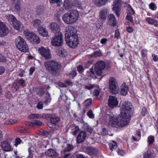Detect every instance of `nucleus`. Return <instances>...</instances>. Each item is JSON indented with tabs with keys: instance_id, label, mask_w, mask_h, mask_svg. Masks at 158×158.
Returning <instances> with one entry per match:
<instances>
[{
	"instance_id": "nucleus-28",
	"label": "nucleus",
	"mask_w": 158,
	"mask_h": 158,
	"mask_svg": "<svg viewBox=\"0 0 158 158\" xmlns=\"http://www.w3.org/2000/svg\"><path fill=\"white\" fill-rule=\"evenodd\" d=\"M63 40H51L52 44L54 46L60 47L62 45Z\"/></svg>"
},
{
	"instance_id": "nucleus-11",
	"label": "nucleus",
	"mask_w": 158,
	"mask_h": 158,
	"mask_svg": "<svg viewBox=\"0 0 158 158\" xmlns=\"http://www.w3.org/2000/svg\"><path fill=\"white\" fill-rule=\"evenodd\" d=\"M118 102L116 97L110 95L108 99V105L110 108L113 109L116 107Z\"/></svg>"
},
{
	"instance_id": "nucleus-51",
	"label": "nucleus",
	"mask_w": 158,
	"mask_h": 158,
	"mask_svg": "<svg viewBox=\"0 0 158 158\" xmlns=\"http://www.w3.org/2000/svg\"><path fill=\"white\" fill-rule=\"evenodd\" d=\"M86 130L89 133H91L93 131V128L92 127H90L89 125H87L86 127Z\"/></svg>"
},
{
	"instance_id": "nucleus-47",
	"label": "nucleus",
	"mask_w": 158,
	"mask_h": 158,
	"mask_svg": "<svg viewBox=\"0 0 158 158\" xmlns=\"http://www.w3.org/2000/svg\"><path fill=\"white\" fill-rule=\"evenodd\" d=\"M154 19L150 18L148 17L146 19V21L148 23L150 24H152Z\"/></svg>"
},
{
	"instance_id": "nucleus-38",
	"label": "nucleus",
	"mask_w": 158,
	"mask_h": 158,
	"mask_svg": "<svg viewBox=\"0 0 158 158\" xmlns=\"http://www.w3.org/2000/svg\"><path fill=\"white\" fill-rule=\"evenodd\" d=\"M148 52V51L147 49L144 48L142 50V51L141 52V55L142 57L143 58H147V52Z\"/></svg>"
},
{
	"instance_id": "nucleus-27",
	"label": "nucleus",
	"mask_w": 158,
	"mask_h": 158,
	"mask_svg": "<svg viewBox=\"0 0 158 158\" xmlns=\"http://www.w3.org/2000/svg\"><path fill=\"white\" fill-rule=\"evenodd\" d=\"M60 120V118L59 117H51L50 120L51 123L55 126L56 125Z\"/></svg>"
},
{
	"instance_id": "nucleus-55",
	"label": "nucleus",
	"mask_w": 158,
	"mask_h": 158,
	"mask_svg": "<svg viewBox=\"0 0 158 158\" xmlns=\"http://www.w3.org/2000/svg\"><path fill=\"white\" fill-rule=\"evenodd\" d=\"M58 85L59 87L62 88H66L67 87V85L61 82H59Z\"/></svg>"
},
{
	"instance_id": "nucleus-49",
	"label": "nucleus",
	"mask_w": 158,
	"mask_h": 158,
	"mask_svg": "<svg viewBox=\"0 0 158 158\" xmlns=\"http://www.w3.org/2000/svg\"><path fill=\"white\" fill-rule=\"evenodd\" d=\"M147 108L144 106L143 107L142 109L141 113L143 116H144L147 113Z\"/></svg>"
},
{
	"instance_id": "nucleus-50",
	"label": "nucleus",
	"mask_w": 158,
	"mask_h": 158,
	"mask_svg": "<svg viewBox=\"0 0 158 158\" xmlns=\"http://www.w3.org/2000/svg\"><path fill=\"white\" fill-rule=\"evenodd\" d=\"M19 86L16 83L14 82L12 86V88H14L13 90L16 91L19 88Z\"/></svg>"
},
{
	"instance_id": "nucleus-58",
	"label": "nucleus",
	"mask_w": 158,
	"mask_h": 158,
	"mask_svg": "<svg viewBox=\"0 0 158 158\" xmlns=\"http://www.w3.org/2000/svg\"><path fill=\"white\" fill-rule=\"evenodd\" d=\"M117 153L120 156H123L125 153V152L122 150H118Z\"/></svg>"
},
{
	"instance_id": "nucleus-19",
	"label": "nucleus",
	"mask_w": 158,
	"mask_h": 158,
	"mask_svg": "<svg viewBox=\"0 0 158 158\" xmlns=\"http://www.w3.org/2000/svg\"><path fill=\"white\" fill-rule=\"evenodd\" d=\"M108 23L110 26L114 27L116 25V20L114 15L110 14L108 16Z\"/></svg>"
},
{
	"instance_id": "nucleus-16",
	"label": "nucleus",
	"mask_w": 158,
	"mask_h": 158,
	"mask_svg": "<svg viewBox=\"0 0 158 158\" xmlns=\"http://www.w3.org/2000/svg\"><path fill=\"white\" fill-rule=\"evenodd\" d=\"M87 135L85 131H80L76 137V141L77 143H81L83 142L85 139Z\"/></svg>"
},
{
	"instance_id": "nucleus-22",
	"label": "nucleus",
	"mask_w": 158,
	"mask_h": 158,
	"mask_svg": "<svg viewBox=\"0 0 158 158\" xmlns=\"http://www.w3.org/2000/svg\"><path fill=\"white\" fill-rule=\"evenodd\" d=\"M50 28L53 33L60 31V27L56 23H52L50 25Z\"/></svg>"
},
{
	"instance_id": "nucleus-56",
	"label": "nucleus",
	"mask_w": 158,
	"mask_h": 158,
	"mask_svg": "<svg viewBox=\"0 0 158 158\" xmlns=\"http://www.w3.org/2000/svg\"><path fill=\"white\" fill-rule=\"evenodd\" d=\"M47 125L50 128H52V130H54L55 128V125H53V124H52L51 122H48L47 123Z\"/></svg>"
},
{
	"instance_id": "nucleus-7",
	"label": "nucleus",
	"mask_w": 158,
	"mask_h": 158,
	"mask_svg": "<svg viewBox=\"0 0 158 158\" xmlns=\"http://www.w3.org/2000/svg\"><path fill=\"white\" fill-rule=\"evenodd\" d=\"M6 18L14 28L17 30H20L21 23L14 15L8 14L6 16Z\"/></svg>"
},
{
	"instance_id": "nucleus-63",
	"label": "nucleus",
	"mask_w": 158,
	"mask_h": 158,
	"mask_svg": "<svg viewBox=\"0 0 158 158\" xmlns=\"http://www.w3.org/2000/svg\"><path fill=\"white\" fill-rule=\"evenodd\" d=\"M127 31L129 33H131L133 31V29L130 27H127L126 28Z\"/></svg>"
},
{
	"instance_id": "nucleus-45",
	"label": "nucleus",
	"mask_w": 158,
	"mask_h": 158,
	"mask_svg": "<svg viewBox=\"0 0 158 158\" xmlns=\"http://www.w3.org/2000/svg\"><path fill=\"white\" fill-rule=\"evenodd\" d=\"M87 114L88 116L90 118H93L94 117V116L93 113V111L91 110H89Z\"/></svg>"
},
{
	"instance_id": "nucleus-6",
	"label": "nucleus",
	"mask_w": 158,
	"mask_h": 158,
	"mask_svg": "<svg viewBox=\"0 0 158 158\" xmlns=\"http://www.w3.org/2000/svg\"><path fill=\"white\" fill-rule=\"evenodd\" d=\"M109 89L110 91L112 94L118 93L119 90L118 83L115 78L110 77L109 79Z\"/></svg>"
},
{
	"instance_id": "nucleus-30",
	"label": "nucleus",
	"mask_w": 158,
	"mask_h": 158,
	"mask_svg": "<svg viewBox=\"0 0 158 158\" xmlns=\"http://www.w3.org/2000/svg\"><path fill=\"white\" fill-rule=\"evenodd\" d=\"M109 147L111 151L115 149L117 147V144L115 141H113L112 143L109 144Z\"/></svg>"
},
{
	"instance_id": "nucleus-41",
	"label": "nucleus",
	"mask_w": 158,
	"mask_h": 158,
	"mask_svg": "<svg viewBox=\"0 0 158 158\" xmlns=\"http://www.w3.org/2000/svg\"><path fill=\"white\" fill-rule=\"evenodd\" d=\"M65 52L64 49L59 50L58 52V55L60 56L64 57L65 56Z\"/></svg>"
},
{
	"instance_id": "nucleus-10",
	"label": "nucleus",
	"mask_w": 158,
	"mask_h": 158,
	"mask_svg": "<svg viewBox=\"0 0 158 158\" xmlns=\"http://www.w3.org/2000/svg\"><path fill=\"white\" fill-rule=\"evenodd\" d=\"M122 3V0H114L113 2V7L112 9L118 17L120 14V12L121 10Z\"/></svg>"
},
{
	"instance_id": "nucleus-25",
	"label": "nucleus",
	"mask_w": 158,
	"mask_h": 158,
	"mask_svg": "<svg viewBox=\"0 0 158 158\" xmlns=\"http://www.w3.org/2000/svg\"><path fill=\"white\" fill-rule=\"evenodd\" d=\"M45 154L48 156L53 157H55L57 155V153L56 151L52 149H50L46 151Z\"/></svg>"
},
{
	"instance_id": "nucleus-14",
	"label": "nucleus",
	"mask_w": 158,
	"mask_h": 158,
	"mask_svg": "<svg viewBox=\"0 0 158 158\" xmlns=\"http://www.w3.org/2000/svg\"><path fill=\"white\" fill-rule=\"evenodd\" d=\"M40 54L46 60L49 59L51 58L49 49H46L43 47L40 48Z\"/></svg>"
},
{
	"instance_id": "nucleus-44",
	"label": "nucleus",
	"mask_w": 158,
	"mask_h": 158,
	"mask_svg": "<svg viewBox=\"0 0 158 158\" xmlns=\"http://www.w3.org/2000/svg\"><path fill=\"white\" fill-rule=\"evenodd\" d=\"M77 70L79 73H81L84 71V69L83 66L81 65H78L77 67Z\"/></svg>"
},
{
	"instance_id": "nucleus-2",
	"label": "nucleus",
	"mask_w": 158,
	"mask_h": 158,
	"mask_svg": "<svg viewBox=\"0 0 158 158\" xmlns=\"http://www.w3.org/2000/svg\"><path fill=\"white\" fill-rule=\"evenodd\" d=\"M45 66L47 70L55 76H58L59 74L60 65L58 62L51 60L46 61Z\"/></svg>"
},
{
	"instance_id": "nucleus-35",
	"label": "nucleus",
	"mask_w": 158,
	"mask_h": 158,
	"mask_svg": "<svg viewBox=\"0 0 158 158\" xmlns=\"http://www.w3.org/2000/svg\"><path fill=\"white\" fill-rule=\"evenodd\" d=\"M63 6L66 10L69 9L71 7V6L69 1L66 0L64 1V3Z\"/></svg>"
},
{
	"instance_id": "nucleus-48",
	"label": "nucleus",
	"mask_w": 158,
	"mask_h": 158,
	"mask_svg": "<svg viewBox=\"0 0 158 158\" xmlns=\"http://www.w3.org/2000/svg\"><path fill=\"white\" fill-rule=\"evenodd\" d=\"M21 140L19 138H16L15 139V146L17 147L18 144H20L21 143Z\"/></svg>"
},
{
	"instance_id": "nucleus-34",
	"label": "nucleus",
	"mask_w": 158,
	"mask_h": 158,
	"mask_svg": "<svg viewBox=\"0 0 158 158\" xmlns=\"http://www.w3.org/2000/svg\"><path fill=\"white\" fill-rule=\"evenodd\" d=\"M51 3L56 4L57 6H60L62 4V0H49Z\"/></svg>"
},
{
	"instance_id": "nucleus-32",
	"label": "nucleus",
	"mask_w": 158,
	"mask_h": 158,
	"mask_svg": "<svg viewBox=\"0 0 158 158\" xmlns=\"http://www.w3.org/2000/svg\"><path fill=\"white\" fill-rule=\"evenodd\" d=\"M92 100L91 98H89L85 101L84 107L85 108H86L89 107L91 104Z\"/></svg>"
},
{
	"instance_id": "nucleus-57",
	"label": "nucleus",
	"mask_w": 158,
	"mask_h": 158,
	"mask_svg": "<svg viewBox=\"0 0 158 158\" xmlns=\"http://www.w3.org/2000/svg\"><path fill=\"white\" fill-rule=\"evenodd\" d=\"M94 87V85H91V84H89L87 85H85V88L86 89H87L89 90H91V89L93 88Z\"/></svg>"
},
{
	"instance_id": "nucleus-37",
	"label": "nucleus",
	"mask_w": 158,
	"mask_h": 158,
	"mask_svg": "<svg viewBox=\"0 0 158 158\" xmlns=\"http://www.w3.org/2000/svg\"><path fill=\"white\" fill-rule=\"evenodd\" d=\"M40 117V115L38 114H32L29 115L28 116V118L29 119H35L39 118Z\"/></svg>"
},
{
	"instance_id": "nucleus-31",
	"label": "nucleus",
	"mask_w": 158,
	"mask_h": 158,
	"mask_svg": "<svg viewBox=\"0 0 158 158\" xmlns=\"http://www.w3.org/2000/svg\"><path fill=\"white\" fill-rule=\"evenodd\" d=\"M143 158H154L152 153L150 151H147L143 155Z\"/></svg>"
},
{
	"instance_id": "nucleus-40",
	"label": "nucleus",
	"mask_w": 158,
	"mask_h": 158,
	"mask_svg": "<svg viewBox=\"0 0 158 158\" xmlns=\"http://www.w3.org/2000/svg\"><path fill=\"white\" fill-rule=\"evenodd\" d=\"M126 18L131 23H133V17L131 13H128L126 17Z\"/></svg>"
},
{
	"instance_id": "nucleus-12",
	"label": "nucleus",
	"mask_w": 158,
	"mask_h": 158,
	"mask_svg": "<svg viewBox=\"0 0 158 158\" xmlns=\"http://www.w3.org/2000/svg\"><path fill=\"white\" fill-rule=\"evenodd\" d=\"M108 11V9L105 7L103 8L100 10L99 13V18L98 19L100 20L101 23H103L106 20Z\"/></svg>"
},
{
	"instance_id": "nucleus-46",
	"label": "nucleus",
	"mask_w": 158,
	"mask_h": 158,
	"mask_svg": "<svg viewBox=\"0 0 158 158\" xmlns=\"http://www.w3.org/2000/svg\"><path fill=\"white\" fill-rule=\"evenodd\" d=\"M18 82L23 87L25 86V81L22 79L18 80Z\"/></svg>"
},
{
	"instance_id": "nucleus-29",
	"label": "nucleus",
	"mask_w": 158,
	"mask_h": 158,
	"mask_svg": "<svg viewBox=\"0 0 158 158\" xmlns=\"http://www.w3.org/2000/svg\"><path fill=\"white\" fill-rule=\"evenodd\" d=\"M108 1L109 0H96V3L98 6H101L105 5Z\"/></svg>"
},
{
	"instance_id": "nucleus-1",
	"label": "nucleus",
	"mask_w": 158,
	"mask_h": 158,
	"mask_svg": "<svg viewBox=\"0 0 158 158\" xmlns=\"http://www.w3.org/2000/svg\"><path fill=\"white\" fill-rule=\"evenodd\" d=\"M121 110V115L129 123L130 118L133 113V106L131 103L130 102H125L120 106Z\"/></svg>"
},
{
	"instance_id": "nucleus-43",
	"label": "nucleus",
	"mask_w": 158,
	"mask_h": 158,
	"mask_svg": "<svg viewBox=\"0 0 158 158\" xmlns=\"http://www.w3.org/2000/svg\"><path fill=\"white\" fill-rule=\"evenodd\" d=\"M77 73L76 71L74 70H72L69 73L70 77L72 79L74 78V77L76 75Z\"/></svg>"
},
{
	"instance_id": "nucleus-52",
	"label": "nucleus",
	"mask_w": 158,
	"mask_h": 158,
	"mask_svg": "<svg viewBox=\"0 0 158 158\" xmlns=\"http://www.w3.org/2000/svg\"><path fill=\"white\" fill-rule=\"evenodd\" d=\"M51 101V98H47L45 99V100L44 101V103L45 106L48 105V104Z\"/></svg>"
},
{
	"instance_id": "nucleus-18",
	"label": "nucleus",
	"mask_w": 158,
	"mask_h": 158,
	"mask_svg": "<svg viewBox=\"0 0 158 158\" xmlns=\"http://www.w3.org/2000/svg\"><path fill=\"white\" fill-rule=\"evenodd\" d=\"M68 46L70 48H75L77 46L79 40H65Z\"/></svg>"
},
{
	"instance_id": "nucleus-24",
	"label": "nucleus",
	"mask_w": 158,
	"mask_h": 158,
	"mask_svg": "<svg viewBox=\"0 0 158 158\" xmlns=\"http://www.w3.org/2000/svg\"><path fill=\"white\" fill-rule=\"evenodd\" d=\"M86 152L89 155H94L96 154V149L90 147H88L86 148Z\"/></svg>"
},
{
	"instance_id": "nucleus-17",
	"label": "nucleus",
	"mask_w": 158,
	"mask_h": 158,
	"mask_svg": "<svg viewBox=\"0 0 158 158\" xmlns=\"http://www.w3.org/2000/svg\"><path fill=\"white\" fill-rule=\"evenodd\" d=\"M11 1L15 10L17 12H20L22 9L20 0H11Z\"/></svg>"
},
{
	"instance_id": "nucleus-36",
	"label": "nucleus",
	"mask_w": 158,
	"mask_h": 158,
	"mask_svg": "<svg viewBox=\"0 0 158 158\" xmlns=\"http://www.w3.org/2000/svg\"><path fill=\"white\" fill-rule=\"evenodd\" d=\"M154 141V137L152 135H150L148 138V143L150 145L152 144Z\"/></svg>"
},
{
	"instance_id": "nucleus-5",
	"label": "nucleus",
	"mask_w": 158,
	"mask_h": 158,
	"mask_svg": "<svg viewBox=\"0 0 158 158\" xmlns=\"http://www.w3.org/2000/svg\"><path fill=\"white\" fill-rule=\"evenodd\" d=\"M65 40H79L76 29L72 26H69L66 29Z\"/></svg>"
},
{
	"instance_id": "nucleus-9",
	"label": "nucleus",
	"mask_w": 158,
	"mask_h": 158,
	"mask_svg": "<svg viewBox=\"0 0 158 158\" xmlns=\"http://www.w3.org/2000/svg\"><path fill=\"white\" fill-rule=\"evenodd\" d=\"M16 47L21 51L26 52L28 51V46L25 40H17L16 41Z\"/></svg>"
},
{
	"instance_id": "nucleus-3",
	"label": "nucleus",
	"mask_w": 158,
	"mask_h": 158,
	"mask_svg": "<svg viewBox=\"0 0 158 158\" xmlns=\"http://www.w3.org/2000/svg\"><path fill=\"white\" fill-rule=\"evenodd\" d=\"M79 17L78 11L73 10L69 13H66L62 17L64 21L66 23L73 24L75 23L78 19Z\"/></svg>"
},
{
	"instance_id": "nucleus-23",
	"label": "nucleus",
	"mask_w": 158,
	"mask_h": 158,
	"mask_svg": "<svg viewBox=\"0 0 158 158\" xmlns=\"http://www.w3.org/2000/svg\"><path fill=\"white\" fill-rule=\"evenodd\" d=\"M128 87L125 84H123L120 87V93L123 96L126 95L128 93Z\"/></svg>"
},
{
	"instance_id": "nucleus-26",
	"label": "nucleus",
	"mask_w": 158,
	"mask_h": 158,
	"mask_svg": "<svg viewBox=\"0 0 158 158\" xmlns=\"http://www.w3.org/2000/svg\"><path fill=\"white\" fill-rule=\"evenodd\" d=\"M54 33L55 35L54 37L52 38V40H63V35L60 31Z\"/></svg>"
},
{
	"instance_id": "nucleus-33",
	"label": "nucleus",
	"mask_w": 158,
	"mask_h": 158,
	"mask_svg": "<svg viewBox=\"0 0 158 158\" xmlns=\"http://www.w3.org/2000/svg\"><path fill=\"white\" fill-rule=\"evenodd\" d=\"M39 20L37 19H35L33 21V26L37 28L38 29V31L40 33V23Z\"/></svg>"
},
{
	"instance_id": "nucleus-53",
	"label": "nucleus",
	"mask_w": 158,
	"mask_h": 158,
	"mask_svg": "<svg viewBox=\"0 0 158 158\" xmlns=\"http://www.w3.org/2000/svg\"><path fill=\"white\" fill-rule=\"evenodd\" d=\"M25 124L26 125L29 126L30 128L34 127L33 122H26L25 123Z\"/></svg>"
},
{
	"instance_id": "nucleus-61",
	"label": "nucleus",
	"mask_w": 158,
	"mask_h": 158,
	"mask_svg": "<svg viewBox=\"0 0 158 158\" xmlns=\"http://www.w3.org/2000/svg\"><path fill=\"white\" fill-rule=\"evenodd\" d=\"M114 35L115 37L116 38L118 39H119V33L118 31V30H117L115 31Z\"/></svg>"
},
{
	"instance_id": "nucleus-13",
	"label": "nucleus",
	"mask_w": 158,
	"mask_h": 158,
	"mask_svg": "<svg viewBox=\"0 0 158 158\" xmlns=\"http://www.w3.org/2000/svg\"><path fill=\"white\" fill-rule=\"evenodd\" d=\"M9 32L8 27L4 22L0 21V36L3 37L7 35Z\"/></svg>"
},
{
	"instance_id": "nucleus-54",
	"label": "nucleus",
	"mask_w": 158,
	"mask_h": 158,
	"mask_svg": "<svg viewBox=\"0 0 158 158\" xmlns=\"http://www.w3.org/2000/svg\"><path fill=\"white\" fill-rule=\"evenodd\" d=\"M48 34V32L47 31H46L45 29H44L42 33L40 32V35L44 36L46 37Z\"/></svg>"
},
{
	"instance_id": "nucleus-39",
	"label": "nucleus",
	"mask_w": 158,
	"mask_h": 158,
	"mask_svg": "<svg viewBox=\"0 0 158 158\" xmlns=\"http://www.w3.org/2000/svg\"><path fill=\"white\" fill-rule=\"evenodd\" d=\"M73 4L74 6L79 8L81 6V1L79 0H74L73 1Z\"/></svg>"
},
{
	"instance_id": "nucleus-64",
	"label": "nucleus",
	"mask_w": 158,
	"mask_h": 158,
	"mask_svg": "<svg viewBox=\"0 0 158 158\" xmlns=\"http://www.w3.org/2000/svg\"><path fill=\"white\" fill-rule=\"evenodd\" d=\"M5 96L6 98H10L11 97V93L9 91H7L5 94Z\"/></svg>"
},
{
	"instance_id": "nucleus-42",
	"label": "nucleus",
	"mask_w": 158,
	"mask_h": 158,
	"mask_svg": "<svg viewBox=\"0 0 158 158\" xmlns=\"http://www.w3.org/2000/svg\"><path fill=\"white\" fill-rule=\"evenodd\" d=\"M149 7L150 9L153 10H156L157 8L155 4L153 2H151L149 4Z\"/></svg>"
},
{
	"instance_id": "nucleus-8",
	"label": "nucleus",
	"mask_w": 158,
	"mask_h": 158,
	"mask_svg": "<svg viewBox=\"0 0 158 158\" xmlns=\"http://www.w3.org/2000/svg\"><path fill=\"white\" fill-rule=\"evenodd\" d=\"M106 67L105 62L102 60L98 61L96 63L94 68V72L95 74L98 76L102 75V70Z\"/></svg>"
},
{
	"instance_id": "nucleus-60",
	"label": "nucleus",
	"mask_w": 158,
	"mask_h": 158,
	"mask_svg": "<svg viewBox=\"0 0 158 158\" xmlns=\"http://www.w3.org/2000/svg\"><path fill=\"white\" fill-rule=\"evenodd\" d=\"M99 93L100 92L97 89H94L93 91V94L95 96H97L98 95Z\"/></svg>"
},
{
	"instance_id": "nucleus-59",
	"label": "nucleus",
	"mask_w": 158,
	"mask_h": 158,
	"mask_svg": "<svg viewBox=\"0 0 158 158\" xmlns=\"http://www.w3.org/2000/svg\"><path fill=\"white\" fill-rule=\"evenodd\" d=\"M71 148L70 145L68 144V146L64 150V151L65 152H68L71 150Z\"/></svg>"
},
{
	"instance_id": "nucleus-15",
	"label": "nucleus",
	"mask_w": 158,
	"mask_h": 158,
	"mask_svg": "<svg viewBox=\"0 0 158 158\" xmlns=\"http://www.w3.org/2000/svg\"><path fill=\"white\" fill-rule=\"evenodd\" d=\"M23 33L27 40H40L36 34L28 30L24 31Z\"/></svg>"
},
{
	"instance_id": "nucleus-21",
	"label": "nucleus",
	"mask_w": 158,
	"mask_h": 158,
	"mask_svg": "<svg viewBox=\"0 0 158 158\" xmlns=\"http://www.w3.org/2000/svg\"><path fill=\"white\" fill-rule=\"evenodd\" d=\"M1 146L2 149L5 151L8 152L10 150L11 147L7 141H4L2 142Z\"/></svg>"
},
{
	"instance_id": "nucleus-4",
	"label": "nucleus",
	"mask_w": 158,
	"mask_h": 158,
	"mask_svg": "<svg viewBox=\"0 0 158 158\" xmlns=\"http://www.w3.org/2000/svg\"><path fill=\"white\" fill-rule=\"evenodd\" d=\"M109 123L113 127L117 126L123 127L127 125L129 123L120 115L118 118L111 117L110 118Z\"/></svg>"
},
{
	"instance_id": "nucleus-62",
	"label": "nucleus",
	"mask_w": 158,
	"mask_h": 158,
	"mask_svg": "<svg viewBox=\"0 0 158 158\" xmlns=\"http://www.w3.org/2000/svg\"><path fill=\"white\" fill-rule=\"evenodd\" d=\"M35 14L39 15L40 14V6L38 5L36 6L35 9Z\"/></svg>"
},
{
	"instance_id": "nucleus-20",
	"label": "nucleus",
	"mask_w": 158,
	"mask_h": 158,
	"mask_svg": "<svg viewBox=\"0 0 158 158\" xmlns=\"http://www.w3.org/2000/svg\"><path fill=\"white\" fill-rule=\"evenodd\" d=\"M71 131V133L74 136H76L78 132L79 131L80 129L79 127L75 124H73L69 127Z\"/></svg>"
}]
</instances>
